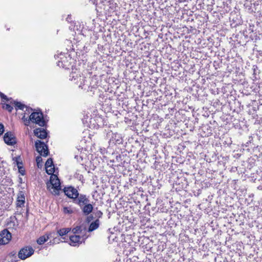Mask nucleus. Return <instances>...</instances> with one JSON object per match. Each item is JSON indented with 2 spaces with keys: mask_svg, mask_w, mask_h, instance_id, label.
I'll return each mask as SVG.
<instances>
[{
  "mask_svg": "<svg viewBox=\"0 0 262 262\" xmlns=\"http://www.w3.org/2000/svg\"><path fill=\"white\" fill-rule=\"evenodd\" d=\"M22 120H23L24 122V124L26 126H29L30 123V118L29 119H28L27 118H26L25 117V115H24L23 117H22Z\"/></svg>",
  "mask_w": 262,
  "mask_h": 262,
  "instance_id": "obj_26",
  "label": "nucleus"
},
{
  "mask_svg": "<svg viewBox=\"0 0 262 262\" xmlns=\"http://www.w3.org/2000/svg\"><path fill=\"white\" fill-rule=\"evenodd\" d=\"M64 192L67 196L73 200L77 198L78 194L77 190L72 186L65 187L64 188Z\"/></svg>",
  "mask_w": 262,
  "mask_h": 262,
  "instance_id": "obj_13",
  "label": "nucleus"
},
{
  "mask_svg": "<svg viewBox=\"0 0 262 262\" xmlns=\"http://www.w3.org/2000/svg\"><path fill=\"white\" fill-rule=\"evenodd\" d=\"M66 20L68 22H70L71 21V15H69L68 17L66 18Z\"/></svg>",
  "mask_w": 262,
  "mask_h": 262,
  "instance_id": "obj_32",
  "label": "nucleus"
},
{
  "mask_svg": "<svg viewBox=\"0 0 262 262\" xmlns=\"http://www.w3.org/2000/svg\"><path fill=\"white\" fill-rule=\"evenodd\" d=\"M4 126L3 124L0 123V136L4 133Z\"/></svg>",
  "mask_w": 262,
  "mask_h": 262,
  "instance_id": "obj_29",
  "label": "nucleus"
},
{
  "mask_svg": "<svg viewBox=\"0 0 262 262\" xmlns=\"http://www.w3.org/2000/svg\"><path fill=\"white\" fill-rule=\"evenodd\" d=\"M95 215L96 217H97V219H99V218H101L103 215V213L100 211L98 210L96 212H95Z\"/></svg>",
  "mask_w": 262,
  "mask_h": 262,
  "instance_id": "obj_27",
  "label": "nucleus"
},
{
  "mask_svg": "<svg viewBox=\"0 0 262 262\" xmlns=\"http://www.w3.org/2000/svg\"><path fill=\"white\" fill-rule=\"evenodd\" d=\"M10 103L14 104L15 105V109L16 110H17L18 109L23 110H24V108L25 107H26V111H28V112L29 113H30V112L32 111V108L27 107L25 104H22L20 102H17L16 101H14V100H12V101H10Z\"/></svg>",
  "mask_w": 262,
  "mask_h": 262,
  "instance_id": "obj_17",
  "label": "nucleus"
},
{
  "mask_svg": "<svg viewBox=\"0 0 262 262\" xmlns=\"http://www.w3.org/2000/svg\"><path fill=\"white\" fill-rule=\"evenodd\" d=\"M34 252V250L31 246H27L21 249L18 252V257L23 260L31 256Z\"/></svg>",
  "mask_w": 262,
  "mask_h": 262,
  "instance_id": "obj_7",
  "label": "nucleus"
},
{
  "mask_svg": "<svg viewBox=\"0 0 262 262\" xmlns=\"http://www.w3.org/2000/svg\"><path fill=\"white\" fill-rule=\"evenodd\" d=\"M70 230L71 228H62L57 231V233L59 236H62L69 233Z\"/></svg>",
  "mask_w": 262,
  "mask_h": 262,
  "instance_id": "obj_20",
  "label": "nucleus"
},
{
  "mask_svg": "<svg viewBox=\"0 0 262 262\" xmlns=\"http://www.w3.org/2000/svg\"><path fill=\"white\" fill-rule=\"evenodd\" d=\"M30 121L41 127L46 125L47 122L44 119L43 114L41 112H34L30 115Z\"/></svg>",
  "mask_w": 262,
  "mask_h": 262,
  "instance_id": "obj_5",
  "label": "nucleus"
},
{
  "mask_svg": "<svg viewBox=\"0 0 262 262\" xmlns=\"http://www.w3.org/2000/svg\"><path fill=\"white\" fill-rule=\"evenodd\" d=\"M25 203V192L23 191H19L17 194L16 200V207L22 208L24 207Z\"/></svg>",
  "mask_w": 262,
  "mask_h": 262,
  "instance_id": "obj_14",
  "label": "nucleus"
},
{
  "mask_svg": "<svg viewBox=\"0 0 262 262\" xmlns=\"http://www.w3.org/2000/svg\"><path fill=\"white\" fill-rule=\"evenodd\" d=\"M34 134L38 138L41 139L46 138L48 135L47 130L42 128H37L34 129Z\"/></svg>",
  "mask_w": 262,
  "mask_h": 262,
  "instance_id": "obj_15",
  "label": "nucleus"
},
{
  "mask_svg": "<svg viewBox=\"0 0 262 262\" xmlns=\"http://www.w3.org/2000/svg\"><path fill=\"white\" fill-rule=\"evenodd\" d=\"M69 79L78 85L79 88L82 89L88 90L90 88V78L86 79L80 71L76 69L72 68V72L69 75Z\"/></svg>",
  "mask_w": 262,
  "mask_h": 262,
  "instance_id": "obj_2",
  "label": "nucleus"
},
{
  "mask_svg": "<svg viewBox=\"0 0 262 262\" xmlns=\"http://www.w3.org/2000/svg\"><path fill=\"white\" fill-rule=\"evenodd\" d=\"M46 172L48 174H53V173L54 172V165L51 166V167H46Z\"/></svg>",
  "mask_w": 262,
  "mask_h": 262,
  "instance_id": "obj_23",
  "label": "nucleus"
},
{
  "mask_svg": "<svg viewBox=\"0 0 262 262\" xmlns=\"http://www.w3.org/2000/svg\"><path fill=\"white\" fill-rule=\"evenodd\" d=\"M0 96L2 98V101H4V100H6L7 101H12V99L11 98H8L6 95H5L4 94L0 92Z\"/></svg>",
  "mask_w": 262,
  "mask_h": 262,
  "instance_id": "obj_24",
  "label": "nucleus"
},
{
  "mask_svg": "<svg viewBox=\"0 0 262 262\" xmlns=\"http://www.w3.org/2000/svg\"><path fill=\"white\" fill-rule=\"evenodd\" d=\"M30 121L41 127L46 125L47 122L44 119L43 114L41 112H34L30 115Z\"/></svg>",
  "mask_w": 262,
  "mask_h": 262,
  "instance_id": "obj_4",
  "label": "nucleus"
},
{
  "mask_svg": "<svg viewBox=\"0 0 262 262\" xmlns=\"http://www.w3.org/2000/svg\"><path fill=\"white\" fill-rule=\"evenodd\" d=\"M90 3L95 5L96 4V0H90Z\"/></svg>",
  "mask_w": 262,
  "mask_h": 262,
  "instance_id": "obj_33",
  "label": "nucleus"
},
{
  "mask_svg": "<svg viewBox=\"0 0 262 262\" xmlns=\"http://www.w3.org/2000/svg\"><path fill=\"white\" fill-rule=\"evenodd\" d=\"M37 163L38 164L42 161V158L40 156H37L36 158Z\"/></svg>",
  "mask_w": 262,
  "mask_h": 262,
  "instance_id": "obj_31",
  "label": "nucleus"
},
{
  "mask_svg": "<svg viewBox=\"0 0 262 262\" xmlns=\"http://www.w3.org/2000/svg\"><path fill=\"white\" fill-rule=\"evenodd\" d=\"M11 103L10 104H3V107L8 111L9 112H11L13 109V107L11 105Z\"/></svg>",
  "mask_w": 262,
  "mask_h": 262,
  "instance_id": "obj_22",
  "label": "nucleus"
},
{
  "mask_svg": "<svg viewBox=\"0 0 262 262\" xmlns=\"http://www.w3.org/2000/svg\"><path fill=\"white\" fill-rule=\"evenodd\" d=\"M80 208L84 215H88L92 212L93 210V206L90 203V202H88L82 206V207H80Z\"/></svg>",
  "mask_w": 262,
  "mask_h": 262,
  "instance_id": "obj_16",
  "label": "nucleus"
},
{
  "mask_svg": "<svg viewBox=\"0 0 262 262\" xmlns=\"http://www.w3.org/2000/svg\"><path fill=\"white\" fill-rule=\"evenodd\" d=\"M100 225V221L99 219H96L94 222H92L89 226L88 229V232H92L96 229H97Z\"/></svg>",
  "mask_w": 262,
  "mask_h": 262,
  "instance_id": "obj_19",
  "label": "nucleus"
},
{
  "mask_svg": "<svg viewBox=\"0 0 262 262\" xmlns=\"http://www.w3.org/2000/svg\"><path fill=\"white\" fill-rule=\"evenodd\" d=\"M18 167L19 172L21 175H23V176L24 175L25 172V169L23 167H20L19 166H18Z\"/></svg>",
  "mask_w": 262,
  "mask_h": 262,
  "instance_id": "obj_28",
  "label": "nucleus"
},
{
  "mask_svg": "<svg viewBox=\"0 0 262 262\" xmlns=\"http://www.w3.org/2000/svg\"><path fill=\"white\" fill-rule=\"evenodd\" d=\"M64 212L65 213H70V211L67 208H64Z\"/></svg>",
  "mask_w": 262,
  "mask_h": 262,
  "instance_id": "obj_34",
  "label": "nucleus"
},
{
  "mask_svg": "<svg viewBox=\"0 0 262 262\" xmlns=\"http://www.w3.org/2000/svg\"><path fill=\"white\" fill-rule=\"evenodd\" d=\"M11 238V233L7 229L2 230L0 232V245L8 244Z\"/></svg>",
  "mask_w": 262,
  "mask_h": 262,
  "instance_id": "obj_8",
  "label": "nucleus"
},
{
  "mask_svg": "<svg viewBox=\"0 0 262 262\" xmlns=\"http://www.w3.org/2000/svg\"><path fill=\"white\" fill-rule=\"evenodd\" d=\"M54 165L53 160L51 158H49L47 160L45 164V167H50L51 166Z\"/></svg>",
  "mask_w": 262,
  "mask_h": 262,
  "instance_id": "obj_25",
  "label": "nucleus"
},
{
  "mask_svg": "<svg viewBox=\"0 0 262 262\" xmlns=\"http://www.w3.org/2000/svg\"><path fill=\"white\" fill-rule=\"evenodd\" d=\"M96 10L99 16L104 15L110 16L116 11L117 7V3L113 0H104L101 1L98 5L96 4Z\"/></svg>",
  "mask_w": 262,
  "mask_h": 262,
  "instance_id": "obj_1",
  "label": "nucleus"
},
{
  "mask_svg": "<svg viewBox=\"0 0 262 262\" xmlns=\"http://www.w3.org/2000/svg\"><path fill=\"white\" fill-rule=\"evenodd\" d=\"M49 238V236H47V237H46L45 235L40 236L38 239L37 240V243L39 245H42L44 244L47 240Z\"/></svg>",
  "mask_w": 262,
  "mask_h": 262,
  "instance_id": "obj_21",
  "label": "nucleus"
},
{
  "mask_svg": "<svg viewBox=\"0 0 262 262\" xmlns=\"http://www.w3.org/2000/svg\"><path fill=\"white\" fill-rule=\"evenodd\" d=\"M73 202L81 207L87 203L90 202V200L86 195L78 193L77 198L73 200Z\"/></svg>",
  "mask_w": 262,
  "mask_h": 262,
  "instance_id": "obj_11",
  "label": "nucleus"
},
{
  "mask_svg": "<svg viewBox=\"0 0 262 262\" xmlns=\"http://www.w3.org/2000/svg\"><path fill=\"white\" fill-rule=\"evenodd\" d=\"M36 150L41 156L46 157L49 154L48 147L46 144L40 140H37L35 143Z\"/></svg>",
  "mask_w": 262,
  "mask_h": 262,
  "instance_id": "obj_6",
  "label": "nucleus"
},
{
  "mask_svg": "<svg viewBox=\"0 0 262 262\" xmlns=\"http://www.w3.org/2000/svg\"><path fill=\"white\" fill-rule=\"evenodd\" d=\"M86 231L85 228L82 226H77L72 229V232L75 235H84Z\"/></svg>",
  "mask_w": 262,
  "mask_h": 262,
  "instance_id": "obj_18",
  "label": "nucleus"
},
{
  "mask_svg": "<svg viewBox=\"0 0 262 262\" xmlns=\"http://www.w3.org/2000/svg\"><path fill=\"white\" fill-rule=\"evenodd\" d=\"M4 140L7 145H13L16 143L14 135L12 132H7L4 136Z\"/></svg>",
  "mask_w": 262,
  "mask_h": 262,
  "instance_id": "obj_12",
  "label": "nucleus"
},
{
  "mask_svg": "<svg viewBox=\"0 0 262 262\" xmlns=\"http://www.w3.org/2000/svg\"><path fill=\"white\" fill-rule=\"evenodd\" d=\"M55 58L56 59H59L57 62V66L59 67H62L64 69H69L71 64L72 58L70 57L68 54L66 55L61 52L60 54L55 55Z\"/></svg>",
  "mask_w": 262,
  "mask_h": 262,
  "instance_id": "obj_3",
  "label": "nucleus"
},
{
  "mask_svg": "<svg viewBox=\"0 0 262 262\" xmlns=\"http://www.w3.org/2000/svg\"><path fill=\"white\" fill-rule=\"evenodd\" d=\"M94 219V216L92 214L89 215L86 218V222L88 223L91 222Z\"/></svg>",
  "mask_w": 262,
  "mask_h": 262,
  "instance_id": "obj_30",
  "label": "nucleus"
},
{
  "mask_svg": "<svg viewBox=\"0 0 262 262\" xmlns=\"http://www.w3.org/2000/svg\"><path fill=\"white\" fill-rule=\"evenodd\" d=\"M88 237L86 235H74L70 236V245L73 246H75L77 244L81 243Z\"/></svg>",
  "mask_w": 262,
  "mask_h": 262,
  "instance_id": "obj_9",
  "label": "nucleus"
},
{
  "mask_svg": "<svg viewBox=\"0 0 262 262\" xmlns=\"http://www.w3.org/2000/svg\"><path fill=\"white\" fill-rule=\"evenodd\" d=\"M50 182L52 185V188L54 189L55 194H57L60 190V183L57 176L52 174L50 177Z\"/></svg>",
  "mask_w": 262,
  "mask_h": 262,
  "instance_id": "obj_10",
  "label": "nucleus"
}]
</instances>
